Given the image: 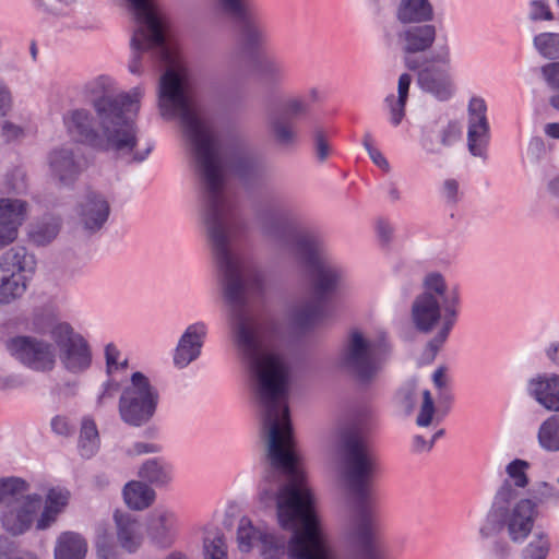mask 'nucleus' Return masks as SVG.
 <instances>
[{
	"label": "nucleus",
	"instance_id": "obj_1",
	"mask_svg": "<svg viewBox=\"0 0 559 559\" xmlns=\"http://www.w3.org/2000/svg\"><path fill=\"white\" fill-rule=\"evenodd\" d=\"M260 405L264 408L263 429L266 433V466L262 479L273 485L286 478L275 493L280 526L290 531L287 540L282 534L263 531L258 535L263 559H335L325 545L314 495L306 485V474L295 449L294 428L288 406L290 367L275 352L265 350L257 329H231Z\"/></svg>",
	"mask_w": 559,
	"mask_h": 559
},
{
	"label": "nucleus",
	"instance_id": "obj_2",
	"mask_svg": "<svg viewBox=\"0 0 559 559\" xmlns=\"http://www.w3.org/2000/svg\"><path fill=\"white\" fill-rule=\"evenodd\" d=\"M160 115L166 119L179 118L185 135L190 141L199 174L206 191L203 222L212 245L214 261L218 271L225 301L233 307L247 304V293L263 297L266 280L261 270H253L248 278L230 250L223 210V162L221 143L212 128L192 107L181 78L173 70L160 75L158 88Z\"/></svg>",
	"mask_w": 559,
	"mask_h": 559
},
{
	"label": "nucleus",
	"instance_id": "obj_3",
	"mask_svg": "<svg viewBox=\"0 0 559 559\" xmlns=\"http://www.w3.org/2000/svg\"><path fill=\"white\" fill-rule=\"evenodd\" d=\"M342 448L344 477L353 497L345 540L353 559H383L370 489L378 472V457L357 429L343 432Z\"/></svg>",
	"mask_w": 559,
	"mask_h": 559
},
{
	"label": "nucleus",
	"instance_id": "obj_4",
	"mask_svg": "<svg viewBox=\"0 0 559 559\" xmlns=\"http://www.w3.org/2000/svg\"><path fill=\"white\" fill-rule=\"evenodd\" d=\"M255 218L263 237L289 252L300 265L316 273L314 300L325 305L337 288L340 274L323 264V238L313 230L299 228L292 212L277 202L260 203L255 209Z\"/></svg>",
	"mask_w": 559,
	"mask_h": 559
},
{
	"label": "nucleus",
	"instance_id": "obj_5",
	"mask_svg": "<svg viewBox=\"0 0 559 559\" xmlns=\"http://www.w3.org/2000/svg\"><path fill=\"white\" fill-rule=\"evenodd\" d=\"M518 492L510 480L504 479L497 489L484 523L479 527L483 539L498 536L504 530L514 544H523L530 535H533L538 515L525 506L522 499L512 504Z\"/></svg>",
	"mask_w": 559,
	"mask_h": 559
},
{
	"label": "nucleus",
	"instance_id": "obj_6",
	"mask_svg": "<svg viewBox=\"0 0 559 559\" xmlns=\"http://www.w3.org/2000/svg\"><path fill=\"white\" fill-rule=\"evenodd\" d=\"M392 357L385 338L370 340L358 329L348 332L338 355V366L356 383L369 386Z\"/></svg>",
	"mask_w": 559,
	"mask_h": 559
},
{
	"label": "nucleus",
	"instance_id": "obj_7",
	"mask_svg": "<svg viewBox=\"0 0 559 559\" xmlns=\"http://www.w3.org/2000/svg\"><path fill=\"white\" fill-rule=\"evenodd\" d=\"M129 8L139 24L130 40L132 57L129 71L141 74V55L151 51L160 63L171 60V52L167 46L162 22L154 10L152 0H127Z\"/></svg>",
	"mask_w": 559,
	"mask_h": 559
},
{
	"label": "nucleus",
	"instance_id": "obj_8",
	"mask_svg": "<svg viewBox=\"0 0 559 559\" xmlns=\"http://www.w3.org/2000/svg\"><path fill=\"white\" fill-rule=\"evenodd\" d=\"M129 103V96L102 94L94 97L91 104L99 120V127L106 134L123 133L131 140L130 145L122 147L121 158L130 156L128 164L142 163L152 153L155 144L148 141L144 150L135 151L139 143L138 126L128 109Z\"/></svg>",
	"mask_w": 559,
	"mask_h": 559
},
{
	"label": "nucleus",
	"instance_id": "obj_9",
	"mask_svg": "<svg viewBox=\"0 0 559 559\" xmlns=\"http://www.w3.org/2000/svg\"><path fill=\"white\" fill-rule=\"evenodd\" d=\"M67 134L75 144L83 145L96 153L112 152L121 158L122 147L131 144L127 134L114 132L106 134L99 127V120L88 109L76 108L63 116Z\"/></svg>",
	"mask_w": 559,
	"mask_h": 559
},
{
	"label": "nucleus",
	"instance_id": "obj_10",
	"mask_svg": "<svg viewBox=\"0 0 559 559\" xmlns=\"http://www.w3.org/2000/svg\"><path fill=\"white\" fill-rule=\"evenodd\" d=\"M159 400V392L148 377L141 371H134L130 377V384L120 394L119 417L129 427H145L155 417Z\"/></svg>",
	"mask_w": 559,
	"mask_h": 559
},
{
	"label": "nucleus",
	"instance_id": "obj_11",
	"mask_svg": "<svg viewBox=\"0 0 559 559\" xmlns=\"http://www.w3.org/2000/svg\"><path fill=\"white\" fill-rule=\"evenodd\" d=\"M405 67L409 71H415L426 64L428 61L441 62L442 66H449L451 62L450 48L448 45L441 46L437 51L427 56H418L429 51L437 38V27L431 23L404 25V28L397 35Z\"/></svg>",
	"mask_w": 559,
	"mask_h": 559
},
{
	"label": "nucleus",
	"instance_id": "obj_12",
	"mask_svg": "<svg viewBox=\"0 0 559 559\" xmlns=\"http://www.w3.org/2000/svg\"><path fill=\"white\" fill-rule=\"evenodd\" d=\"M218 2L223 11L238 24L241 47L246 53L253 57L270 44V29L253 0Z\"/></svg>",
	"mask_w": 559,
	"mask_h": 559
},
{
	"label": "nucleus",
	"instance_id": "obj_13",
	"mask_svg": "<svg viewBox=\"0 0 559 559\" xmlns=\"http://www.w3.org/2000/svg\"><path fill=\"white\" fill-rule=\"evenodd\" d=\"M37 261L23 246L5 251L0 258V304L9 305L21 298L32 280Z\"/></svg>",
	"mask_w": 559,
	"mask_h": 559
},
{
	"label": "nucleus",
	"instance_id": "obj_14",
	"mask_svg": "<svg viewBox=\"0 0 559 559\" xmlns=\"http://www.w3.org/2000/svg\"><path fill=\"white\" fill-rule=\"evenodd\" d=\"M51 337L58 348L62 367L72 374H81L90 369L93 353L87 340L68 322H60L51 330Z\"/></svg>",
	"mask_w": 559,
	"mask_h": 559
},
{
	"label": "nucleus",
	"instance_id": "obj_15",
	"mask_svg": "<svg viewBox=\"0 0 559 559\" xmlns=\"http://www.w3.org/2000/svg\"><path fill=\"white\" fill-rule=\"evenodd\" d=\"M310 104L301 98L294 97L284 102L281 117H271L269 120L270 134L274 144L285 152H292L299 144V133L292 120L308 115Z\"/></svg>",
	"mask_w": 559,
	"mask_h": 559
},
{
	"label": "nucleus",
	"instance_id": "obj_16",
	"mask_svg": "<svg viewBox=\"0 0 559 559\" xmlns=\"http://www.w3.org/2000/svg\"><path fill=\"white\" fill-rule=\"evenodd\" d=\"M8 352L21 364L35 371H50L55 367L52 345L28 335H16L7 341Z\"/></svg>",
	"mask_w": 559,
	"mask_h": 559
},
{
	"label": "nucleus",
	"instance_id": "obj_17",
	"mask_svg": "<svg viewBox=\"0 0 559 559\" xmlns=\"http://www.w3.org/2000/svg\"><path fill=\"white\" fill-rule=\"evenodd\" d=\"M440 297V311L443 310L441 326L438 332L431 337L425 348L424 357L429 361H433L440 349L445 344L449 335L454 328L461 307V293L457 284L450 286Z\"/></svg>",
	"mask_w": 559,
	"mask_h": 559
},
{
	"label": "nucleus",
	"instance_id": "obj_18",
	"mask_svg": "<svg viewBox=\"0 0 559 559\" xmlns=\"http://www.w3.org/2000/svg\"><path fill=\"white\" fill-rule=\"evenodd\" d=\"M41 504V496L31 493L21 499L15 498L5 504L1 513V525L5 532L19 536L27 532Z\"/></svg>",
	"mask_w": 559,
	"mask_h": 559
},
{
	"label": "nucleus",
	"instance_id": "obj_19",
	"mask_svg": "<svg viewBox=\"0 0 559 559\" xmlns=\"http://www.w3.org/2000/svg\"><path fill=\"white\" fill-rule=\"evenodd\" d=\"M467 146L473 156L484 157L490 140V127L486 116L487 105L481 97H472L468 103Z\"/></svg>",
	"mask_w": 559,
	"mask_h": 559
},
{
	"label": "nucleus",
	"instance_id": "obj_20",
	"mask_svg": "<svg viewBox=\"0 0 559 559\" xmlns=\"http://www.w3.org/2000/svg\"><path fill=\"white\" fill-rule=\"evenodd\" d=\"M441 62L428 61L417 69V84L421 91L432 95L439 102L449 100L454 94V85L449 72V66H438Z\"/></svg>",
	"mask_w": 559,
	"mask_h": 559
},
{
	"label": "nucleus",
	"instance_id": "obj_21",
	"mask_svg": "<svg viewBox=\"0 0 559 559\" xmlns=\"http://www.w3.org/2000/svg\"><path fill=\"white\" fill-rule=\"evenodd\" d=\"M525 392L540 407L550 413H559V373L539 372L528 378Z\"/></svg>",
	"mask_w": 559,
	"mask_h": 559
},
{
	"label": "nucleus",
	"instance_id": "obj_22",
	"mask_svg": "<svg viewBox=\"0 0 559 559\" xmlns=\"http://www.w3.org/2000/svg\"><path fill=\"white\" fill-rule=\"evenodd\" d=\"M27 211L28 203L24 200L0 198V249L15 241Z\"/></svg>",
	"mask_w": 559,
	"mask_h": 559
},
{
	"label": "nucleus",
	"instance_id": "obj_23",
	"mask_svg": "<svg viewBox=\"0 0 559 559\" xmlns=\"http://www.w3.org/2000/svg\"><path fill=\"white\" fill-rule=\"evenodd\" d=\"M78 215L84 231L87 235H94L105 226L109 218V202L102 193L88 191L79 204Z\"/></svg>",
	"mask_w": 559,
	"mask_h": 559
},
{
	"label": "nucleus",
	"instance_id": "obj_24",
	"mask_svg": "<svg viewBox=\"0 0 559 559\" xmlns=\"http://www.w3.org/2000/svg\"><path fill=\"white\" fill-rule=\"evenodd\" d=\"M207 335V325L203 321L189 324L180 336L174 354V364L178 368H186L197 360Z\"/></svg>",
	"mask_w": 559,
	"mask_h": 559
},
{
	"label": "nucleus",
	"instance_id": "obj_25",
	"mask_svg": "<svg viewBox=\"0 0 559 559\" xmlns=\"http://www.w3.org/2000/svg\"><path fill=\"white\" fill-rule=\"evenodd\" d=\"M442 319L437 296L426 292L418 295L412 306V320L420 333H430Z\"/></svg>",
	"mask_w": 559,
	"mask_h": 559
},
{
	"label": "nucleus",
	"instance_id": "obj_26",
	"mask_svg": "<svg viewBox=\"0 0 559 559\" xmlns=\"http://www.w3.org/2000/svg\"><path fill=\"white\" fill-rule=\"evenodd\" d=\"M177 518L169 510H154L147 521L146 533L150 540L160 547H170L176 538Z\"/></svg>",
	"mask_w": 559,
	"mask_h": 559
},
{
	"label": "nucleus",
	"instance_id": "obj_27",
	"mask_svg": "<svg viewBox=\"0 0 559 559\" xmlns=\"http://www.w3.org/2000/svg\"><path fill=\"white\" fill-rule=\"evenodd\" d=\"M48 163L52 175L67 186L73 185L82 171L73 148L68 146L53 148L48 155Z\"/></svg>",
	"mask_w": 559,
	"mask_h": 559
},
{
	"label": "nucleus",
	"instance_id": "obj_28",
	"mask_svg": "<svg viewBox=\"0 0 559 559\" xmlns=\"http://www.w3.org/2000/svg\"><path fill=\"white\" fill-rule=\"evenodd\" d=\"M462 130L459 122L450 120L439 132L425 128L421 131L420 146L430 155H441L442 148H449L461 140Z\"/></svg>",
	"mask_w": 559,
	"mask_h": 559
},
{
	"label": "nucleus",
	"instance_id": "obj_29",
	"mask_svg": "<svg viewBox=\"0 0 559 559\" xmlns=\"http://www.w3.org/2000/svg\"><path fill=\"white\" fill-rule=\"evenodd\" d=\"M521 499L539 515L543 510L559 507V488L549 481L538 480L531 485L527 496Z\"/></svg>",
	"mask_w": 559,
	"mask_h": 559
},
{
	"label": "nucleus",
	"instance_id": "obj_30",
	"mask_svg": "<svg viewBox=\"0 0 559 559\" xmlns=\"http://www.w3.org/2000/svg\"><path fill=\"white\" fill-rule=\"evenodd\" d=\"M395 17L402 25L430 23L435 19V9L429 0H400Z\"/></svg>",
	"mask_w": 559,
	"mask_h": 559
},
{
	"label": "nucleus",
	"instance_id": "obj_31",
	"mask_svg": "<svg viewBox=\"0 0 559 559\" xmlns=\"http://www.w3.org/2000/svg\"><path fill=\"white\" fill-rule=\"evenodd\" d=\"M325 317V305L313 300L295 309L290 314V323L299 333L306 334L312 331Z\"/></svg>",
	"mask_w": 559,
	"mask_h": 559
},
{
	"label": "nucleus",
	"instance_id": "obj_32",
	"mask_svg": "<svg viewBox=\"0 0 559 559\" xmlns=\"http://www.w3.org/2000/svg\"><path fill=\"white\" fill-rule=\"evenodd\" d=\"M114 521L120 547L129 554H134L141 546V538L136 535L135 519L128 512L116 510Z\"/></svg>",
	"mask_w": 559,
	"mask_h": 559
},
{
	"label": "nucleus",
	"instance_id": "obj_33",
	"mask_svg": "<svg viewBox=\"0 0 559 559\" xmlns=\"http://www.w3.org/2000/svg\"><path fill=\"white\" fill-rule=\"evenodd\" d=\"M87 552L86 539L76 532H62L55 545V559H85Z\"/></svg>",
	"mask_w": 559,
	"mask_h": 559
},
{
	"label": "nucleus",
	"instance_id": "obj_34",
	"mask_svg": "<svg viewBox=\"0 0 559 559\" xmlns=\"http://www.w3.org/2000/svg\"><path fill=\"white\" fill-rule=\"evenodd\" d=\"M173 465L163 457L146 460L139 469V477L147 485L165 487L173 480Z\"/></svg>",
	"mask_w": 559,
	"mask_h": 559
},
{
	"label": "nucleus",
	"instance_id": "obj_35",
	"mask_svg": "<svg viewBox=\"0 0 559 559\" xmlns=\"http://www.w3.org/2000/svg\"><path fill=\"white\" fill-rule=\"evenodd\" d=\"M126 504L136 511L148 508L155 501L156 493L146 483L131 480L127 483L122 490Z\"/></svg>",
	"mask_w": 559,
	"mask_h": 559
},
{
	"label": "nucleus",
	"instance_id": "obj_36",
	"mask_svg": "<svg viewBox=\"0 0 559 559\" xmlns=\"http://www.w3.org/2000/svg\"><path fill=\"white\" fill-rule=\"evenodd\" d=\"M536 439L546 453L559 452V413H552L538 426Z\"/></svg>",
	"mask_w": 559,
	"mask_h": 559
},
{
	"label": "nucleus",
	"instance_id": "obj_37",
	"mask_svg": "<svg viewBox=\"0 0 559 559\" xmlns=\"http://www.w3.org/2000/svg\"><path fill=\"white\" fill-rule=\"evenodd\" d=\"M552 549L549 533L535 531L532 538L521 548L519 559H548Z\"/></svg>",
	"mask_w": 559,
	"mask_h": 559
},
{
	"label": "nucleus",
	"instance_id": "obj_38",
	"mask_svg": "<svg viewBox=\"0 0 559 559\" xmlns=\"http://www.w3.org/2000/svg\"><path fill=\"white\" fill-rule=\"evenodd\" d=\"M254 66L260 76L269 84L280 85L287 78L285 63L277 58L263 56L255 60Z\"/></svg>",
	"mask_w": 559,
	"mask_h": 559
},
{
	"label": "nucleus",
	"instance_id": "obj_39",
	"mask_svg": "<svg viewBox=\"0 0 559 559\" xmlns=\"http://www.w3.org/2000/svg\"><path fill=\"white\" fill-rule=\"evenodd\" d=\"M229 167L237 178L249 183L257 179L260 163L258 157L252 154L238 153L230 157Z\"/></svg>",
	"mask_w": 559,
	"mask_h": 559
},
{
	"label": "nucleus",
	"instance_id": "obj_40",
	"mask_svg": "<svg viewBox=\"0 0 559 559\" xmlns=\"http://www.w3.org/2000/svg\"><path fill=\"white\" fill-rule=\"evenodd\" d=\"M60 231V223L55 217H44L33 224L28 231V238L37 247L50 243Z\"/></svg>",
	"mask_w": 559,
	"mask_h": 559
},
{
	"label": "nucleus",
	"instance_id": "obj_41",
	"mask_svg": "<svg viewBox=\"0 0 559 559\" xmlns=\"http://www.w3.org/2000/svg\"><path fill=\"white\" fill-rule=\"evenodd\" d=\"M78 448L84 459H91L99 448L97 426L91 418H84L82 421Z\"/></svg>",
	"mask_w": 559,
	"mask_h": 559
},
{
	"label": "nucleus",
	"instance_id": "obj_42",
	"mask_svg": "<svg viewBox=\"0 0 559 559\" xmlns=\"http://www.w3.org/2000/svg\"><path fill=\"white\" fill-rule=\"evenodd\" d=\"M533 46L543 58L559 59V33H539L534 36Z\"/></svg>",
	"mask_w": 559,
	"mask_h": 559
},
{
	"label": "nucleus",
	"instance_id": "obj_43",
	"mask_svg": "<svg viewBox=\"0 0 559 559\" xmlns=\"http://www.w3.org/2000/svg\"><path fill=\"white\" fill-rule=\"evenodd\" d=\"M263 531L254 527L249 518L242 516L238 530H237V542L238 548L242 552H249L254 546L258 545V535H261Z\"/></svg>",
	"mask_w": 559,
	"mask_h": 559
},
{
	"label": "nucleus",
	"instance_id": "obj_44",
	"mask_svg": "<svg viewBox=\"0 0 559 559\" xmlns=\"http://www.w3.org/2000/svg\"><path fill=\"white\" fill-rule=\"evenodd\" d=\"M531 463L523 459H514L506 466V473L512 479V487L526 488L530 484L527 471Z\"/></svg>",
	"mask_w": 559,
	"mask_h": 559
},
{
	"label": "nucleus",
	"instance_id": "obj_45",
	"mask_svg": "<svg viewBox=\"0 0 559 559\" xmlns=\"http://www.w3.org/2000/svg\"><path fill=\"white\" fill-rule=\"evenodd\" d=\"M95 550L98 559H118V550L111 533L98 531L95 539Z\"/></svg>",
	"mask_w": 559,
	"mask_h": 559
},
{
	"label": "nucleus",
	"instance_id": "obj_46",
	"mask_svg": "<svg viewBox=\"0 0 559 559\" xmlns=\"http://www.w3.org/2000/svg\"><path fill=\"white\" fill-rule=\"evenodd\" d=\"M313 153L320 164H324L332 154V146L326 132L322 128H314L312 131Z\"/></svg>",
	"mask_w": 559,
	"mask_h": 559
},
{
	"label": "nucleus",
	"instance_id": "obj_47",
	"mask_svg": "<svg viewBox=\"0 0 559 559\" xmlns=\"http://www.w3.org/2000/svg\"><path fill=\"white\" fill-rule=\"evenodd\" d=\"M28 488L29 484L23 478L14 476L0 478V503L8 497H14L15 499L17 495L27 491Z\"/></svg>",
	"mask_w": 559,
	"mask_h": 559
},
{
	"label": "nucleus",
	"instance_id": "obj_48",
	"mask_svg": "<svg viewBox=\"0 0 559 559\" xmlns=\"http://www.w3.org/2000/svg\"><path fill=\"white\" fill-rule=\"evenodd\" d=\"M203 559H227V547L223 534L203 540Z\"/></svg>",
	"mask_w": 559,
	"mask_h": 559
},
{
	"label": "nucleus",
	"instance_id": "obj_49",
	"mask_svg": "<svg viewBox=\"0 0 559 559\" xmlns=\"http://www.w3.org/2000/svg\"><path fill=\"white\" fill-rule=\"evenodd\" d=\"M396 401L406 414H411L417 404L416 383L407 382L396 392Z\"/></svg>",
	"mask_w": 559,
	"mask_h": 559
},
{
	"label": "nucleus",
	"instance_id": "obj_50",
	"mask_svg": "<svg viewBox=\"0 0 559 559\" xmlns=\"http://www.w3.org/2000/svg\"><path fill=\"white\" fill-rule=\"evenodd\" d=\"M436 413L435 401L429 390L423 391V403L419 414L416 418V424L419 427H428L433 419Z\"/></svg>",
	"mask_w": 559,
	"mask_h": 559
},
{
	"label": "nucleus",
	"instance_id": "obj_51",
	"mask_svg": "<svg viewBox=\"0 0 559 559\" xmlns=\"http://www.w3.org/2000/svg\"><path fill=\"white\" fill-rule=\"evenodd\" d=\"M384 103L390 109V122L393 127H397L401 124L405 117V107L406 102H400L397 103V99H395V96L393 94H390L385 97Z\"/></svg>",
	"mask_w": 559,
	"mask_h": 559
},
{
	"label": "nucleus",
	"instance_id": "obj_52",
	"mask_svg": "<svg viewBox=\"0 0 559 559\" xmlns=\"http://www.w3.org/2000/svg\"><path fill=\"white\" fill-rule=\"evenodd\" d=\"M50 427L53 433L61 437H71L75 433V425L64 415H56L50 420Z\"/></svg>",
	"mask_w": 559,
	"mask_h": 559
},
{
	"label": "nucleus",
	"instance_id": "obj_53",
	"mask_svg": "<svg viewBox=\"0 0 559 559\" xmlns=\"http://www.w3.org/2000/svg\"><path fill=\"white\" fill-rule=\"evenodd\" d=\"M530 14L531 21H552L554 14L546 0H532L530 2Z\"/></svg>",
	"mask_w": 559,
	"mask_h": 559
},
{
	"label": "nucleus",
	"instance_id": "obj_54",
	"mask_svg": "<svg viewBox=\"0 0 559 559\" xmlns=\"http://www.w3.org/2000/svg\"><path fill=\"white\" fill-rule=\"evenodd\" d=\"M362 145H364L365 150L367 151L370 159L378 167L384 169L385 171H388L390 169V164H389L388 159L383 156V154L378 148H376L372 145V138H371V134L369 132H367L364 135Z\"/></svg>",
	"mask_w": 559,
	"mask_h": 559
},
{
	"label": "nucleus",
	"instance_id": "obj_55",
	"mask_svg": "<svg viewBox=\"0 0 559 559\" xmlns=\"http://www.w3.org/2000/svg\"><path fill=\"white\" fill-rule=\"evenodd\" d=\"M441 195L449 206H455L461 200L459 182L455 179H445L441 187Z\"/></svg>",
	"mask_w": 559,
	"mask_h": 559
},
{
	"label": "nucleus",
	"instance_id": "obj_56",
	"mask_svg": "<svg viewBox=\"0 0 559 559\" xmlns=\"http://www.w3.org/2000/svg\"><path fill=\"white\" fill-rule=\"evenodd\" d=\"M490 559H513V549L510 543L503 538L495 539L489 548Z\"/></svg>",
	"mask_w": 559,
	"mask_h": 559
},
{
	"label": "nucleus",
	"instance_id": "obj_57",
	"mask_svg": "<svg viewBox=\"0 0 559 559\" xmlns=\"http://www.w3.org/2000/svg\"><path fill=\"white\" fill-rule=\"evenodd\" d=\"M424 285L427 290L435 293V296H439L444 293L450 286L447 285L444 277L439 272H432L426 275Z\"/></svg>",
	"mask_w": 559,
	"mask_h": 559
},
{
	"label": "nucleus",
	"instance_id": "obj_58",
	"mask_svg": "<svg viewBox=\"0 0 559 559\" xmlns=\"http://www.w3.org/2000/svg\"><path fill=\"white\" fill-rule=\"evenodd\" d=\"M540 71L547 85L551 90L559 91V61L543 66Z\"/></svg>",
	"mask_w": 559,
	"mask_h": 559
},
{
	"label": "nucleus",
	"instance_id": "obj_59",
	"mask_svg": "<svg viewBox=\"0 0 559 559\" xmlns=\"http://www.w3.org/2000/svg\"><path fill=\"white\" fill-rule=\"evenodd\" d=\"M120 389V383L115 379L108 377L106 381L103 382L100 392L97 396V405L102 406L105 403L106 399H112L115 393Z\"/></svg>",
	"mask_w": 559,
	"mask_h": 559
},
{
	"label": "nucleus",
	"instance_id": "obj_60",
	"mask_svg": "<svg viewBox=\"0 0 559 559\" xmlns=\"http://www.w3.org/2000/svg\"><path fill=\"white\" fill-rule=\"evenodd\" d=\"M120 356L119 349L115 344L109 343L105 347V359H106V373L110 377L114 370L118 369V358Z\"/></svg>",
	"mask_w": 559,
	"mask_h": 559
},
{
	"label": "nucleus",
	"instance_id": "obj_61",
	"mask_svg": "<svg viewBox=\"0 0 559 559\" xmlns=\"http://www.w3.org/2000/svg\"><path fill=\"white\" fill-rule=\"evenodd\" d=\"M412 80H413L412 75L408 73H402L400 75L399 81H397V96H395V99H397V103H400V102L407 103Z\"/></svg>",
	"mask_w": 559,
	"mask_h": 559
},
{
	"label": "nucleus",
	"instance_id": "obj_62",
	"mask_svg": "<svg viewBox=\"0 0 559 559\" xmlns=\"http://www.w3.org/2000/svg\"><path fill=\"white\" fill-rule=\"evenodd\" d=\"M58 511L52 509L50 506L45 504L44 510L37 520L36 528L37 530H46L48 528L57 518Z\"/></svg>",
	"mask_w": 559,
	"mask_h": 559
},
{
	"label": "nucleus",
	"instance_id": "obj_63",
	"mask_svg": "<svg viewBox=\"0 0 559 559\" xmlns=\"http://www.w3.org/2000/svg\"><path fill=\"white\" fill-rule=\"evenodd\" d=\"M547 361L556 369H559V340L550 341L544 348Z\"/></svg>",
	"mask_w": 559,
	"mask_h": 559
},
{
	"label": "nucleus",
	"instance_id": "obj_64",
	"mask_svg": "<svg viewBox=\"0 0 559 559\" xmlns=\"http://www.w3.org/2000/svg\"><path fill=\"white\" fill-rule=\"evenodd\" d=\"M433 448V440H427L421 435H415L412 438L411 452L419 454L423 452H430Z\"/></svg>",
	"mask_w": 559,
	"mask_h": 559
}]
</instances>
